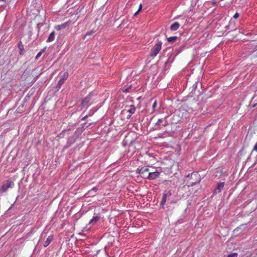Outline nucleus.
<instances>
[{
    "mask_svg": "<svg viewBox=\"0 0 257 257\" xmlns=\"http://www.w3.org/2000/svg\"><path fill=\"white\" fill-rule=\"evenodd\" d=\"M28 16H41L46 15L45 10L41 7H31L27 11Z\"/></svg>",
    "mask_w": 257,
    "mask_h": 257,
    "instance_id": "obj_1",
    "label": "nucleus"
},
{
    "mask_svg": "<svg viewBox=\"0 0 257 257\" xmlns=\"http://www.w3.org/2000/svg\"><path fill=\"white\" fill-rule=\"evenodd\" d=\"M187 177L190 178V179H195V182L190 181V182H188L189 183V185L191 186H193L196 185V184L200 182V181H201L200 177L197 172L192 173L191 174H189L187 176Z\"/></svg>",
    "mask_w": 257,
    "mask_h": 257,
    "instance_id": "obj_2",
    "label": "nucleus"
},
{
    "mask_svg": "<svg viewBox=\"0 0 257 257\" xmlns=\"http://www.w3.org/2000/svg\"><path fill=\"white\" fill-rule=\"evenodd\" d=\"M162 42H158L151 50V56L155 57L160 52L162 48Z\"/></svg>",
    "mask_w": 257,
    "mask_h": 257,
    "instance_id": "obj_3",
    "label": "nucleus"
},
{
    "mask_svg": "<svg viewBox=\"0 0 257 257\" xmlns=\"http://www.w3.org/2000/svg\"><path fill=\"white\" fill-rule=\"evenodd\" d=\"M14 187V183L10 180H7L4 182L1 188L2 192H6L9 188H13Z\"/></svg>",
    "mask_w": 257,
    "mask_h": 257,
    "instance_id": "obj_4",
    "label": "nucleus"
},
{
    "mask_svg": "<svg viewBox=\"0 0 257 257\" xmlns=\"http://www.w3.org/2000/svg\"><path fill=\"white\" fill-rule=\"evenodd\" d=\"M68 76V73L67 72H65L62 76H61L60 80L59 81L58 83V86L59 87H61V86L64 83L65 81L67 79Z\"/></svg>",
    "mask_w": 257,
    "mask_h": 257,
    "instance_id": "obj_5",
    "label": "nucleus"
},
{
    "mask_svg": "<svg viewBox=\"0 0 257 257\" xmlns=\"http://www.w3.org/2000/svg\"><path fill=\"white\" fill-rule=\"evenodd\" d=\"M159 175L160 172L158 171L150 172L149 174L148 178L150 180H154L159 177Z\"/></svg>",
    "mask_w": 257,
    "mask_h": 257,
    "instance_id": "obj_6",
    "label": "nucleus"
},
{
    "mask_svg": "<svg viewBox=\"0 0 257 257\" xmlns=\"http://www.w3.org/2000/svg\"><path fill=\"white\" fill-rule=\"evenodd\" d=\"M70 24V22L69 21H68L66 23H64L62 24H61V25H57L55 26V29L57 30H61L62 29H65L66 28H67Z\"/></svg>",
    "mask_w": 257,
    "mask_h": 257,
    "instance_id": "obj_7",
    "label": "nucleus"
},
{
    "mask_svg": "<svg viewBox=\"0 0 257 257\" xmlns=\"http://www.w3.org/2000/svg\"><path fill=\"white\" fill-rule=\"evenodd\" d=\"M156 124L159 126H166L168 124V122L165 118L159 119Z\"/></svg>",
    "mask_w": 257,
    "mask_h": 257,
    "instance_id": "obj_8",
    "label": "nucleus"
},
{
    "mask_svg": "<svg viewBox=\"0 0 257 257\" xmlns=\"http://www.w3.org/2000/svg\"><path fill=\"white\" fill-rule=\"evenodd\" d=\"M224 186V182L218 183L217 187L216 188V189L214 190V193H220L221 191V190H222V189L223 188Z\"/></svg>",
    "mask_w": 257,
    "mask_h": 257,
    "instance_id": "obj_9",
    "label": "nucleus"
},
{
    "mask_svg": "<svg viewBox=\"0 0 257 257\" xmlns=\"http://www.w3.org/2000/svg\"><path fill=\"white\" fill-rule=\"evenodd\" d=\"M92 96V94L90 93L88 95H87L86 97H85L82 102V104L84 106L87 105L90 100L91 99Z\"/></svg>",
    "mask_w": 257,
    "mask_h": 257,
    "instance_id": "obj_10",
    "label": "nucleus"
},
{
    "mask_svg": "<svg viewBox=\"0 0 257 257\" xmlns=\"http://www.w3.org/2000/svg\"><path fill=\"white\" fill-rule=\"evenodd\" d=\"M52 239H53V236L49 235L46 239V241L44 242V243L43 244V246L44 247L48 246L50 244L51 242L52 241Z\"/></svg>",
    "mask_w": 257,
    "mask_h": 257,
    "instance_id": "obj_11",
    "label": "nucleus"
},
{
    "mask_svg": "<svg viewBox=\"0 0 257 257\" xmlns=\"http://www.w3.org/2000/svg\"><path fill=\"white\" fill-rule=\"evenodd\" d=\"M180 27V24L178 22H175L171 26L170 29L172 31L177 30Z\"/></svg>",
    "mask_w": 257,
    "mask_h": 257,
    "instance_id": "obj_12",
    "label": "nucleus"
},
{
    "mask_svg": "<svg viewBox=\"0 0 257 257\" xmlns=\"http://www.w3.org/2000/svg\"><path fill=\"white\" fill-rule=\"evenodd\" d=\"M99 217L98 216L93 217L89 222V224L93 225L95 224L98 220Z\"/></svg>",
    "mask_w": 257,
    "mask_h": 257,
    "instance_id": "obj_13",
    "label": "nucleus"
},
{
    "mask_svg": "<svg viewBox=\"0 0 257 257\" xmlns=\"http://www.w3.org/2000/svg\"><path fill=\"white\" fill-rule=\"evenodd\" d=\"M54 37H55V33H54V32H52V33H51L49 36L48 37V38L47 40V42H50L53 41L54 39Z\"/></svg>",
    "mask_w": 257,
    "mask_h": 257,
    "instance_id": "obj_14",
    "label": "nucleus"
},
{
    "mask_svg": "<svg viewBox=\"0 0 257 257\" xmlns=\"http://www.w3.org/2000/svg\"><path fill=\"white\" fill-rule=\"evenodd\" d=\"M166 198H167L166 194H164L163 196V197H162V201H161V202L160 203V205L162 206V208H163V206H164L165 203L166 202Z\"/></svg>",
    "mask_w": 257,
    "mask_h": 257,
    "instance_id": "obj_15",
    "label": "nucleus"
},
{
    "mask_svg": "<svg viewBox=\"0 0 257 257\" xmlns=\"http://www.w3.org/2000/svg\"><path fill=\"white\" fill-rule=\"evenodd\" d=\"M94 32L95 31H94L93 30H91L89 32H88L84 36V39L87 38L88 36L92 35Z\"/></svg>",
    "mask_w": 257,
    "mask_h": 257,
    "instance_id": "obj_16",
    "label": "nucleus"
},
{
    "mask_svg": "<svg viewBox=\"0 0 257 257\" xmlns=\"http://www.w3.org/2000/svg\"><path fill=\"white\" fill-rule=\"evenodd\" d=\"M177 39V37L176 36L171 37L168 38V41L169 42H173L175 41Z\"/></svg>",
    "mask_w": 257,
    "mask_h": 257,
    "instance_id": "obj_17",
    "label": "nucleus"
},
{
    "mask_svg": "<svg viewBox=\"0 0 257 257\" xmlns=\"http://www.w3.org/2000/svg\"><path fill=\"white\" fill-rule=\"evenodd\" d=\"M142 9V5L140 4V6H139V9L138 10V11L137 12H136L134 14V16H136L138 14H139V12L140 11H141Z\"/></svg>",
    "mask_w": 257,
    "mask_h": 257,
    "instance_id": "obj_18",
    "label": "nucleus"
},
{
    "mask_svg": "<svg viewBox=\"0 0 257 257\" xmlns=\"http://www.w3.org/2000/svg\"><path fill=\"white\" fill-rule=\"evenodd\" d=\"M149 171V169L148 168L145 169L144 170L141 169L140 171V174L143 175L144 173Z\"/></svg>",
    "mask_w": 257,
    "mask_h": 257,
    "instance_id": "obj_19",
    "label": "nucleus"
},
{
    "mask_svg": "<svg viewBox=\"0 0 257 257\" xmlns=\"http://www.w3.org/2000/svg\"><path fill=\"white\" fill-rule=\"evenodd\" d=\"M227 257H237V253H232L228 254Z\"/></svg>",
    "mask_w": 257,
    "mask_h": 257,
    "instance_id": "obj_20",
    "label": "nucleus"
},
{
    "mask_svg": "<svg viewBox=\"0 0 257 257\" xmlns=\"http://www.w3.org/2000/svg\"><path fill=\"white\" fill-rule=\"evenodd\" d=\"M135 110H136L135 108L133 107V108H132L128 110V112H129L130 113L133 114V113H134Z\"/></svg>",
    "mask_w": 257,
    "mask_h": 257,
    "instance_id": "obj_21",
    "label": "nucleus"
},
{
    "mask_svg": "<svg viewBox=\"0 0 257 257\" xmlns=\"http://www.w3.org/2000/svg\"><path fill=\"white\" fill-rule=\"evenodd\" d=\"M157 105V102L156 101H155V102H154L153 106H152V108L154 110H155V108L156 107Z\"/></svg>",
    "mask_w": 257,
    "mask_h": 257,
    "instance_id": "obj_22",
    "label": "nucleus"
},
{
    "mask_svg": "<svg viewBox=\"0 0 257 257\" xmlns=\"http://www.w3.org/2000/svg\"><path fill=\"white\" fill-rule=\"evenodd\" d=\"M252 151L257 152V143L254 145V147L253 148Z\"/></svg>",
    "mask_w": 257,
    "mask_h": 257,
    "instance_id": "obj_23",
    "label": "nucleus"
},
{
    "mask_svg": "<svg viewBox=\"0 0 257 257\" xmlns=\"http://www.w3.org/2000/svg\"><path fill=\"white\" fill-rule=\"evenodd\" d=\"M40 55H41V53L40 52V53H39L37 54V56H36V59H37V58H38Z\"/></svg>",
    "mask_w": 257,
    "mask_h": 257,
    "instance_id": "obj_24",
    "label": "nucleus"
},
{
    "mask_svg": "<svg viewBox=\"0 0 257 257\" xmlns=\"http://www.w3.org/2000/svg\"><path fill=\"white\" fill-rule=\"evenodd\" d=\"M233 16H239V14L238 13H236Z\"/></svg>",
    "mask_w": 257,
    "mask_h": 257,
    "instance_id": "obj_25",
    "label": "nucleus"
},
{
    "mask_svg": "<svg viewBox=\"0 0 257 257\" xmlns=\"http://www.w3.org/2000/svg\"><path fill=\"white\" fill-rule=\"evenodd\" d=\"M125 91L126 92L128 91V90L127 89H125Z\"/></svg>",
    "mask_w": 257,
    "mask_h": 257,
    "instance_id": "obj_26",
    "label": "nucleus"
}]
</instances>
